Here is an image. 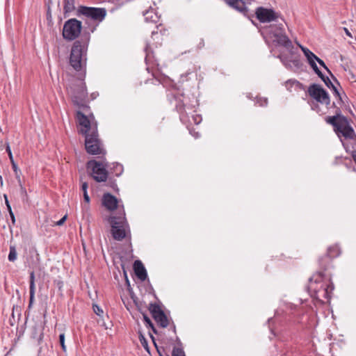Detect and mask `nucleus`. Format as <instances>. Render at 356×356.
Wrapping results in <instances>:
<instances>
[{
    "instance_id": "nucleus-47",
    "label": "nucleus",
    "mask_w": 356,
    "mask_h": 356,
    "mask_svg": "<svg viewBox=\"0 0 356 356\" xmlns=\"http://www.w3.org/2000/svg\"><path fill=\"white\" fill-rule=\"evenodd\" d=\"M9 213H10V218L12 219V222L14 224L15 222V218L14 213H13V211H10Z\"/></svg>"
},
{
    "instance_id": "nucleus-17",
    "label": "nucleus",
    "mask_w": 356,
    "mask_h": 356,
    "mask_svg": "<svg viewBox=\"0 0 356 356\" xmlns=\"http://www.w3.org/2000/svg\"><path fill=\"white\" fill-rule=\"evenodd\" d=\"M225 3L236 10L246 15L248 8L243 0H224Z\"/></svg>"
},
{
    "instance_id": "nucleus-15",
    "label": "nucleus",
    "mask_w": 356,
    "mask_h": 356,
    "mask_svg": "<svg viewBox=\"0 0 356 356\" xmlns=\"http://www.w3.org/2000/svg\"><path fill=\"white\" fill-rule=\"evenodd\" d=\"M102 205L108 211H113L116 209H119V215L122 213L123 207L122 209L118 206V199L109 193H105L102 197Z\"/></svg>"
},
{
    "instance_id": "nucleus-28",
    "label": "nucleus",
    "mask_w": 356,
    "mask_h": 356,
    "mask_svg": "<svg viewBox=\"0 0 356 356\" xmlns=\"http://www.w3.org/2000/svg\"><path fill=\"white\" fill-rule=\"evenodd\" d=\"M330 89H332V93H333L334 96L336 98H337V99H338V100H337V104H340V105H341V104H342L343 103V100H342V97H341V95H340V92H339V91L338 90L337 88L334 85H333V86L331 87V88H330Z\"/></svg>"
},
{
    "instance_id": "nucleus-26",
    "label": "nucleus",
    "mask_w": 356,
    "mask_h": 356,
    "mask_svg": "<svg viewBox=\"0 0 356 356\" xmlns=\"http://www.w3.org/2000/svg\"><path fill=\"white\" fill-rule=\"evenodd\" d=\"M316 101L317 102H320L321 104H325L326 105H330V99L329 94L327 92V91L324 90V95L321 94L319 99H316Z\"/></svg>"
},
{
    "instance_id": "nucleus-7",
    "label": "nucleus",
    "mask_w": 356,
    "mask_h": 356,
    "mask_svg": "<svg viewBox=\"0 0 356 356\" xmlns=\"http://www.w3.org/2000/svg\"><path fill=\"white\" fill-rule=\"evenodd\" d=\"M270 34L273 38V42L277 45L282 46L286 49L291 51L293 46L291 40L286 35L282 24L271 25L270 26Z\"/></svg>"
},
{
    "instance_id": "nucleus-18",
    "label": "nucleus",
    "mask_w": 356,
    "mask_h": 356,
    "mask_svg": "<svg viewBox=\"0 0 356 356\" xmlns=\"http://www.w3.org/2000/svg\"><path fill=\"white\" fill-rule=\"evenodd\" d=\"M134 270L136 275L142 281H145L147 277L146 269L140 260H136L134 263Z\"/></svg>"
},
{
    "instance_id": "nucleus-38",
    "label": "nucleus",
    "mask_w": 356,
    "mask_h": 356,
    "mask_svg": "<svg viewBox=\"0 0 356 356\" xmlns=\"http://www.w3.org/2000/svg\"><path fill=\"white\" fill-rule=\"evenodd\" d=\"M67 216L65 215L60 220L56 222V225H58V226H60V225H63V223L65 222V221L67 219Z\"/></svg>"
},
{
    "instance_id": "nucleus-3",
    "label": "nucleus",
    "mask_w": 356,
    "mask_h": 356,
    "mask_svg": "<svg viewBox=\"0 0 356 356\" xmlns=\"http://www.w3.org/2000/svg\"><path fill=\"white\" fill-rule=\"evenodd\" d=\"M85 77V73H79V77L74 79L70 82L67 90L73 104L83 111L87 112L90 108L86 104L88 92L84 81Z\"/></svg>"
},
{
    "instance_id": "nucleus-45",
    "label": "nucleus",
    "mask_w": 356,
    "mask_h": 356,
    "mask_svg": "<svg viewBox=\"0 0 356 356\" xmlns=\"http://www.w3.org/2000/svg\"><path fill=\"white\" fill-rule=\"evenodd\" d=\"M150 337H151V338H152V341H153V342H154V345H155V346H156V349H157L158 353L160 354V355H161V352H160V350H159V348H158V347H157V346H156V342H155V341H154V337H153L152 334H150Z\"/></svg>"
},
{
    "instance_id": "nucleus-48",
    "label": "nucleus",
    "mask_w": 356,
    "mask_h": 356,
    "mask_svg": "<svg viewBox=\"0 0 356 356\" xmlns=\"http://www.w3.org/2000/svg\"><path fill=\"white\" fill-rule=\"evenodd\" d=\"M11 162H12L13 168L14 171L17 172V165L15 163V162H14V161H13H13H11Z\"/></svg>"
},
{
    "instance_id": "nucleus-54",
    "label": "nucleus",
    "mask_w": 356,
    "mask_h": 356,
    "mask_svg": "<svg viewBox=\"0 0 356 356\" xmlns=\"http://www.w3.org/2000/svg\"><path fill=\"white\" fill-rule=\"evenodd\" d=\"M7 207H8V210L9 213H10V211H12V209H11V207H10V205H8Z\"/></svg>"
},
{
    "instance_id": "nucleus-22",
    "label": "nucleus",
    "mask_w": 356,
    "mask_h": 356,
    "mask_svg": "<svg viewBox=\"0 0 356 356\" xmlns=\"http://www.w3.org/2000/svg\"><path fill=\"white\" fill-rule=\"evenodd\" d=\"M299 47L301 49L302 51L303 52L305 56L307 58V60L308 63H311L312 61H316V59L318 57L317 56H316L308 48L302 46L301 44H299Z\"/></svg>"
},
{
    "instance_id": "nucleus-13",
    "label": "nucleus",
    "mask_w": 356,
    "mask_h": 356,
    "mask_svg": "<svg viewBox=\"0 0 356 356\" xmlns=\"http://www.w3.org/2000/svg\"><path fill=\"white\" fill-rule=\"evenodd\" d=\"M255 15L258 20L261 23L275 21L280 16L279 13H275L273 9H268L261 6L256 9Z\"/></svg>"
},
{
    "instance_id": "nucleus-50",
    "label": "nucleus",
    "mask_w": 356,
    "mask_h": 356,
    "mask_svg": "<svg viewBox=\"0 0 356 356\" xmlns=\"http://www.w3.org/2000/svg\"><path fill=\"white\" fill-rule=\"evenodd\" d=\"M4 197H5V200H6V206L8 207V205H10V204H9V202H8V200L7 199L6 195H4Z\"/></svg>"
},
{
    "instance_id": "nucleus-46",
    "label": "nucleus",
    "mask_w": 356,
    "mask_h": 356,
    "mask_svg": "<svg viewBox=\"0 0 356 356\" xmlns=\"http://www.w3.org/2000/svg\"><path fill=\"white\" fill-rule=\"evenodd\" d=\"M158 34H159V33H158V31H157L153 30V31H152V38L153 39H154V37H155V36H157V35H158Z\"/></svg>"
},
{
    "instance_id": "nucleus-27",
    "label": "nucleus",
    "mask_w": 356,
    "mask_h": 356,
    "mask_svg": "<svg viewBox=\"0 0 356 356\" xmlns=\"http://www.w3.org/2000/svg\"><path fill=\"white\" fill-rule=\"evenodd\" d=\"M17 250L15 245H10L9 248V254L8 256V259L11 261L14 262L17 259Z\"/></svg>"
},
{
    "instance_id": "nucleus-58",
    "label": "nucleus",
    "mask_w": 356,
    "mask_h": 356,
    "mask_svg": "<svg viewBox=\"0 0 356 356\" xmlns=\"http://www.w3.org/2000/svg\"><path fill=\"white\" fill-rule=\"evenodd\" d=\"M173 330H174V332H175L176 330H175V326L173 327Z\"/></svg>"
},
{
    "instance_id": "nucleus-52",
    "label": "nucleus",
    "mask_w": 356,
    "mask_h": 356,
    "mask_svg": "<svg viewBox=\"0 0 356 356\" xmlns=\"http://www.w3.org/2000/svg\"><path fill=\"white\" fill-rule=\"evenodd\" d=\"M197 118H199L200 117H199V116H196L195 118H194L195 122L196 124H198V123L200 122V121H199V122H197V121H198V119H197Z\"/></svg>"
},
{
    "instance_id": "nucleus-2",
    "label": "nucleus",
    "mask_w": 356,
    "mask_h": 356,
    "mask_svg": "<svg viewBox=\"0 0 356 356\" xmlns=\"http://www.w3.org/2000/svg\"><path fill=\"white\" fill-rule=\"evenodd\" d=\"M90 35H83L81 40L73 44L70 56V64L76 72L86 74L87 50Z\"/></svg>"
},
{
    "instance_id": "nucleus-9",
    "label": "nucleus",
    "mask_w": 356,
    "mask_h": 356,
    "mask_svg": "<svg viewBox=\"0 0 356 356\" xmlns=\"http://www.w3.org/2000/svg\"><path fill=\"white\" fill-rule=\"evenodd\" d=\"M82 29L81 21L72 18L67 20L63 29V37L64 39L72 41L79 37Z\"/></svg>"
},
{
    "instance_id": "nucleus-42",
    "label": "nucleus",
    "mask_w": 356,
    "mask_h": 356,
    "mask_svg": "<svg viewBox=\"0 0 356 356\" xmlns=\"http://www.w3.org/2000/svg\"><path fill=\"white\" fill-rule=\"evenodd\" d=\"M83 199H84V201L88 204L90 202V197L88 195V193H83Z\"/></svg>"
},
{
    "instance_id": "nucleus-8",
    "label": "nucleus",
    "mask_w": 356,
    "mask_h": 356,
    "mask_svg": "<svg viewBox=\"0 0 356 356\" xmlns=\"http://www.w3.org/2000/svg\"><path fill=\"white\" fill-rule=\"evenodd\" d=\"M108 166L104 162L90 160L87 163V168L91 170V176L97 182H104L108 178Z\"/></svg>"
},
{
    "instance_id": "nucleus-6",
    "label": "nucleus",
    "mask_w": 356,
    "mask_h": 356,
    "mask_svg": "<svg viewBox=\"0 0 356 356\" xmlns=\"http://www.w3.org/2000/svg\"><path fill=\"white\" fill-rule=\"evenodd\" d=\"M85 147L89 154H105L106 151L99 138L97 127H93L92 131L89 135L85 136Z\"/></svg>"
},
{
    "instance_id": "nucleus-4",
    "label": "nucleus",
    "mask_w": 356,
    "mask_h": 356,
    "mask_svg": "<svg viewBox=\"0 0 356 356\" xmlns=\"http://www.w3.org/2000/svg\"><path fill=\"white\" fill-rule=\"evenodd\" d=\"M332 107L334 108V115L326 117L325 122L333 127L338 136L341 135L346 139H354L356 135L348 118L341 114L340 108L335 102H333Z\"/></svg>"
},
{
    "instance_id": "nucleus-49",
    "label": "nucleus",
    "mask_w": 356,
    "mask_h": 356,
    "mask_svg": "<svg viewBox=\"0 0 356 356\" xmlns=\"http://www.w3.org/2000/svg\"><path fill=\"white\" fill-rule=\"evenodd\" d=\"M148 327L152 329V330L153 331L154 333H155V334L157 333V331H156L155 327L154 326L153 323H152V325H149Z\"/></svg>"
},
{
    "instance_id": "nucleus-5",
    "label": "nucleus",
    "mask_w": 356,
    "mask_h": 356,
    "mask_svg": "<svg viewBox=\"0 0 356 356\" xmlns=\"http://www.w3.org/2000/svg\"><path fill=\"white\" fill-rule=\"evenodd\" d=\"M111 225V232L113 238L116 241H122L130 235V230L125 218L124 211L118 216H110L108 219Z\"/></svg>"
},
{
    "instance_id": "nucleus-32",
    "label": "nucleus",
    "mask_w": 356,
    "mask_h": 356,
    "mask_svg": "<svg viewBox=\"0 0 356 356\" xmlns=\"http://www.w3.org/2000/svg\"><path fill=\"white\" fill-rule=\"evenodd\" d=\"M139 339H140V341L141 343V345L143 346V348L147 352H149V346H148V343H147V341L146 339L144 337V336L143 334L140 335Z\"/></svg>"
},
{
    "instance_id": "nucleus-51",
    "label": "nucleus",
    "mask_w": 356,
    "mask_h": 356,
    "mask_svg": "<svg viewBox=\"0 0 356 356\" xmlns=\"http://www.w3.org/2000/svg\"><path fill=\"white\" fill-rule=\"evenodd\" d=\"M197 118H199L200 117H199V116H196L195 118H194L195 122L196 124H198V123L200 122V121H199V122H197V121H198V119H197Z\"/></svg>"
},
{
    "instance_id": "nucleus-30",
    "label": "nucleus",
    "mask_w": 356,
    "mask_h": 356,
    "mask_svg": "<svg viewBox=\"0 0 356 356\" xmlns=\"http://www.w3.org/2000/svg\"><path fill=\"white\" fill-rule=\"evenodd\" d=\"M172 356H186L182 348L175 347L172 350Z\"/></svg>"
},
{
    "instance_id": "nucleus-34",
    "label": "nucleus",
    "mask_w": 356,
    "mask_h": 356,
    "mask_svg": "<svg viewBox=\"0 0 356 356\" xmlns=\"http://www.w3.org/2000/svg\"><path fill=\"white\" fill-rule=\"evenodd\" d=\"M257 103L260 106H266L268 104V99L266 98L260 97V98L257 99Z\"/></svg>"
},
{
    "instance_id": "nucleus-24",
    "label": "nucleus",
    "mask_w": 356,
    "mask_h": 356,
    "mask_svg": "<svg viewBox=\"0 0 356 356\" xmlns=\"http://www.w3.org/2000/svg\"><path fill=\"white\" fill-rule=\"evenodd\" d=\"M113 167L110 168L111 174H113L116 177H119L123 172V166L122 164L118 163H114L112 164Z\"/></svg>"
},
{
    "instance_id": "nucleus-31",
    "label": "nucleus",
    "mask_w": 356,
    "mask_h": 356,
    "mask_svg": "<svg viewBox=\"0 0 356 356\" xmlns=\"http://www.w3.org/2000/svg\"><path fill=\"white\" fill-rule=\"evenodd\" d=\"M321 80L324 82L327 87L331 88V87L334 85L332 82L330 81L328 76H325L323 74L321 77H320Z\"/></svg>"
},
{
    "instance_id": "nucleus-12",
    "label": "nucleus",
    "mask_w": 356,
    "mask_h": 356,
    "mask_svg": "<svg viewBox=\"0 0 356 356\" xmlns=\"http://www.w3.org/2000/svg\"><path fill=\"white\" fill-rule=\"evenodd\" d=\"M149 310L157 324L161 327H166L169 321L164 312L160 306L156 303L149 304Z\"/></svg>"
},
{
    "instance_id": "nucleus-10",
    "label": "nucleus",
    "mask_w": 356,
    "mask_h": 356,
    "mask_svg": "<svg viewBox=\"0 0 356 356\" xmlns=\"http://www.w3.org/2000/svg\"><path fill=\"white\" fill-rule=\"evenodd\" d=\"M76 117L80 126L79 133L83 135H89L92 131L93 127L97 128V122L95 121L93 114H90L89 116L85 115L82 111H78Z\"/></svg>"
},
{
    "instance_id": "nucleus-44",
    "label": "nucleus",
    "mask_w": 356,
    "mask_h": 356,
    "mask_svg": "<svg viewBox=\"0 0 356 356\" xmlns=\"http://www.w3.org/2000/svg\"><path fill=\"white\" fill-rule=\"evenodd\" d=\"M343 31H345L346 34L348 37L352 38V35H351L350 32L349 31V30H348L347 28L344 27V28H343Z\"/></svg>"
},
{
    "instance_id": "nucleus-37",
    "label": "nucleus",
    "mask_w": 356,
    "mask_h": 356,
    "mask_svg": "<svg viewBox=\"0 0 356 356\" xmlns=\"http://www.w3.org/2000/svg\"><path fill=\"white\" fill-rule=\"evenodd\" d=\"M143 320H144L145 323H146L147 327L152 325V322L151 321L150 318L146 314H143Z\"/></svg>"
},
{
    "instance_id": "nucleus-39",
    "label": "nucleus",
    "mask_w": 356,
    "mask_h": 356,
    "mask_svg": "<svg viewBox=\"0 0 356 356\" xmlns=\"http://www.w3.org/2000/svg\"><path fill=\"white\" fill-rule=\"evenodd\" d=\"M88 187V185L87 182H83L82 183L81 189H82L83 193H88L87 192Z\"/></svg>"
},
{
    "instance_id": "nucleus-40",
    "label": "nucleus",
    "mask_w": 356,
    "mask_h": 356,
    "mask_svg": "<svg viewBox=\"0 0 356 356\" xmlns=\"http://www.w3.org/2000/svg\"><path fill=\"white\" fill-rule=\"evenodd\" d=\"M312 108L314 111H316L317 113H319L320 112V109H319V106L318 104V102H316V103L314 104L312 106Z\"/></svg>"
},
{
    "instance_id": "nucleus-57",
    "label": "nucleus",
    "mask_w": 356,
    "mask_h": 356,
    "mask_svg": "<svg viewBox=\"0 0 356 356\" xmlns=\"http://www.w3.org/2000/svg\"><path fill=\"white\" fill-rule=\"evenodd\" d=\"M159 26H156V30H158V29H159Z\"/></svg>"
},
{
    "instance_id": "nucleus-14",
    "label": "nucleus",
    "mask_w": 356,
    "mask_h": 356,
    "mask_svg": "<svg viewBox=\"0 0 356 356\" xmlns=\"http://www.w3.org/2000/svg\"><path fill=\"white\" fill-rule=\"evenodd\" d=\"M339 254L340 250L337 245H333L328 248L327 253L318 259L321 268L325 270L330 266L332 259L337 257Z\"/></svg>"
},
{
    "instance_id": "nucleus-25",
    "label": "nucleus",
    "mask_w": 356,
    "mask_h": 356,
    "mask_svg": "<svg viewBox=\"0 0 356 356\" xmlns=\"http://www.w3.org/2000/svg\"><path fill=\"white\" fill-rule=\"evenodd\" d=\"M74 0H64V13L67 15L75 9Z\"/></svg>"
},
{
    "instance_id": "nucleus-19",
    "label": "nucleus",
    "mask_w": 356,
    "mask_h": 356,
    "mask_svg": "<svg viewBox=\"0 0 356 356\" xmlns=\"http://www.w3.org/2000/svg\"><path fill=\"white\" fill-rule=\"evenodd\" d=\"M35 273L33 271L30 273V284H29V302L28 308L31 309L34 302L35 298Z\"/></svg>"
},
{
    "instance_id": "nucleus-21",
    "label": "nucleus",
    "mask_w": 356,
    "mask_h": 356,
    "mask_svg": "<svg viewBox=\"0 0 356 356\" xmlns=\"http://www.w3.org/2000/svg\"><path fill=\"white\" fill-rule=\"evenodd\" d=\"M143 15L147 22L156 23L159 20V17L153 9L146 10L143 13Z\"/></svg>"
},
{
    "instance_id": "nucleus-23",
    "label": "nucleus",
    "mask_w": 356,
    "mask_h": 356,
    "mask_svg": "<svg viewBox=\"0 0 356 356\" xmlns=\"http://www.w3.org/2000/svg\"><path fill=\"white\" fill-rule=\"evenodd\" d=\"M145 51L146 54V56H145L146 63H154V62L156 60H154V53H153L152 48L150 47V44L149 43L146 44V46L145 47Z\"/></svg>"
},
{
    "instance_id": "nucleus-36",
    "label": "nucleus",
    "mask_w": 356,
    "mask_h": 356,
    "mask_svg": "<svg viewBox=\"0 0 356 356\" xmlns=\"http://www.w3.org/2000/svg\"><path fill=\"white\" fill-rule=\"evenodd\" d=\"M93 310H94V312L98 315V316H102L103 314V310L97 305H93Z\"/></svg>"
},
{
    "instance_id": "nucleus-56",
    "label": "nucleus",
    "mask_w": 356,
    "mask_h": 356,
    "mask_svg": "<svg viewBox=\"0 0 356 356\" xmlns=\"http://www.w3.org/2000/svg\"><path fill=\"white\" fill-rule=\"evenodd\" d=\"M335 81L339 84V82L337 81V79H334Z\"/></svg>"
},
{
    "instance_id": "nucleus-53",
    "label": "nucleus",
    "mask_w": 356,
    "mask_h": 356,
    "mask_svg": "<svg viewBox=\"0 0 356 356\" xmlns=\"http://www.w3.org/2000/svg\"><path fill=\"white\" fill-rule=\"evenodd\" d=\"M19 184H20V186H21V188H22V191H25V188H24L22 186V184H21L20 179H19Z\"/></svg>"
},
{
    "instance_id": "nucleus-16",
    "label": "nucleus",
    "mask_w": 356,
    "mask_h": 356,
    "mask_svg": "<svg viewBox=\"0 0 356 356\" xmlns=\"http://www.w3.org/2000/svg\"><path fill=\"white\" fill-rule=\"evenodd\" d=\"M169 100L171 103H175V106L179 113H183L184 111V104L183 99V95L179 92H170L168 95Z\"/></svg>"
},
{
    "instance_id": "nucleus-11",
    "label": "nucleus",
    "mask_w": 356,
    "mask_h": 356,
    "mask_svg": "<svg viewBox=\"0 0 356 356\" xmlns=\"http://www.w3.org/2000/svg\"><path fill=\"white\" fill-rule=\"evenodd\" d=\"M78 14L82 15L87 18L99 23L105 19L107 11L104 8H94L81 6L78 8Z\"/></svg>"
},
{
    "instance_id": "nucleus-20",
    "label": "nucleus",
    "mask_w": 356,
    "mask_h": 356,
    "mask_svg": "<svg viewBox=\"0 0 356 356\" xmlns=\"http://www.w3.org/2000/svg\"><path fill=\"white\" fill-rule=\"evenodd\" d=\"M324 89L318 84H312L308 88L309 95L315 100L319 99L320 95H324Z\"/></svg>"
},
{
    "instance_id": "nucleus-29",
    "label": "nucleus",
    "mask_w": 356,
    "mask_h": 356,
    "mask_svg": "<svg viewBox=\"0 0 356 356\" xmlns=\"http://www.w3.org/2000/svg\"><path fill=\"white\" fill-rule=\"evenodd\" d=\"M309 64L311 66V67L313 69L314 72L318 76V77H321V76H323V73L318 69V67L316 63V61H312L311 63H309Z\"/></svg>"
},
{
    "instance_id": "nucleus-1",
    "label": "nucleus",
    "mask_w": 356,
    "mask_h": 356,
    "mask_svg": "<svg viewBox=\"0 0 356 356\" xmlns=\"http://www.w3.org/2000/svg\"><path fill=\"white\" fill-rule=\"evenodd\" d=\"M334 284L330 279L325 278L323 271H318L313 275L309 280L307 286L310 296L316 299L321 298L329 300L334 290Z\"/></svg>"
},
{
    "instance_id": "nucleus-43",
    "label": "nucleus",
    "mask_w": 356,
    "mask_h": 356,
    "mask_svg": "<svg viewBox=\"0 0 356 356\" xmlns=\"http://www.w3.org/2000/svg\"><path fill=\"white\" fill-rule=\"evenodd\" d=\"M191 134L193 135L195 138H198L200 137V134L198 132H196V131H190Z\"/></svg>"
},
{
    "instance_id": "nucleus-55",
    "label": "nucleus",
    "mask_w": 356,
    "mask_h": 356,
    "mask_svg": "<svg viewBox=\"0 0 356 356\" xmlns=\"http://www.w3.org/2000/svg\"><path fill=\"white\" fill-rule=\"evenodd\" d=\"M351 78H352V79H354V78H355V76H354V74H351Z\"/></svg>"
},
{
    "instance_id": "nucleus-35",
    "label": "nucleus",
    "mask_w": 356,
    "mask_h": 356,
    "mask_svg": "<svg viewBox=\"0 0 356 356\" xmlns=\"http://www.w3.org/2000/svg\"><path fill=\"white\" fill-rule=\"evenodd\" d=\"M59 341H60V343L62 347V349L65 351L66 349V347L65 345V334L63 333L60 334Z\"/></svg>"
},
{
    "instance_id": "nucleus-33",
    "label": "nucleus",
    "mask_w": 356,
    "mask_h": 356,
    "mask_svg": "<svg viewBox=\"0 0 356 356\" xmlns=\"http://www.w3.org/2000/svg\"><path fill=\"white\" fill-rule=\"evenodd\" d=\"M316 62H318V63L322 66L325 70H327V72L328 73H330L332 76L333 75L332 74L330 70L328 69V67L326 66L325 63H324V61L323 60H321V58H319L318 57L316 58Z\"/></svg>"
},
{
    "instance_id": "nucleus-41",
    "label": "nucleus",
    "mask_w": 356,
    "mask_h": 356,
    "mask_svg": "<svg viewBox=\"0 0 356 356\" xmlns=\"http://www.w3.org/2000/svg\"><path fill=\"white\" fill-rule=\"evenodd\" d=\"M6 152H8V156H9V158L10 159L11 161H13V154H12V152H11V150L10 149V147L8 145L7 147H6Z\"/></svg>"
}]
</instances>
